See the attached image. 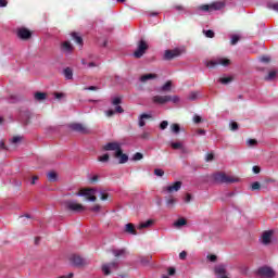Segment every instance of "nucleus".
Segmentation results:
<instances>
[{
	"label": "nucleus",
	"instance_id": "obj_26",
	"mask_svg": "<svg viewBox=\"0 0 278 278\" xmlns=\"http://www.w3.org/2000/svg\"><path fill=\"white\" fill-rule=\"evenodd\" d=\"M113 255L115 257H125V255H127V251L125 249L114 250Z\"/></svg>",
	"mask_w": 278,
	"mask_h": 278
},
{
	"label": "nucleus",
	"instance_id": "obj_1",
	"mask_svg": "<svg viewBox=\"0 0 278 278\" xmlns=\"http://www.w3.org/2000/svg\"><path fill=\"white\" fill-rule=\"evenodd\" d=\"M214 181L217 184H236L240 181V178L231 175H227L224 172H218L213 175Z\"/></svg>",
	"mask_w": 278,
	"mask_h": 278
},
{
	"label": "nucleus",
	"instance_id": "obj_52",
	"mask_svg": "<svg viewBox=\"0 0 278 278\" xmlns=\"http://www.w3.org/2000/svg\"><path fill=\"white\" fill-rule=\"evenodd\" d=\"M230 129H231L232 131H237V129H238V123L232 122V123L230 124Z\"/></svg>",
	"mask_w": 278,
	"mask_h": 278
},
{
	"label": "nucleus",
	"instance_id": "obj_13",
	"mask_svg": "<svg viewBox=\"0 0 278 278\" xmlns=\"http://www.w3.org/2000/svg\"><path fill=\"white\" fill-rule=\"evenodd\" d=\"M215 275H218L219 277H227V264L220 263L215 266L214 268Z\"/></svg>",
	"mask_w": 278,
	"mask_h": 278
},
{
	"label": "nucleus",
	"instance_id": "obj_56",
	"mask_svg": "<svg viewBox=\"0 0 278 278\" xmlns=\"http://www.w3.org/2000/svg\"><path fill=\"white\" fill-rule=\"evenodd\" d=\"M261 186L260 182L252 184V190H260Z\"/></svg>",
	"mask_w": 278,
	"mask_h": 278
},
{
	"label": "nucleus",
	"instance_id": "obj_15",
	"mask_svg": "<svg viewBox=\"0 0 278 278\" xmlns=\"http://www.w3.org/2000/svg\"><path fill=\"white\" fill-rule=\"evenodd\" d=\"M17 36L22 40H29V38H31V31L25 27H22L17 29Z\"/></svg>",
	"mask_w": 278,
	"mask_h": 278
},
{
	"label": "nucleus",
	"instance_id": "obj_50",
	"mask_svg": "<svg viewBox=\"0 0 278 278\" xmlns=\"http://www.w3.org/2000/svg\"><path fill=\"white\" fill-rule=\"evenodd\" d=\"M207 260L210 262H216V260H218V257L216 255H214V254H210V255H207Z\"/></svg>",
	"mask_w": 278,
	"mask_h": 278
},
{
	"label": "nucleus",
	"instance_id": "obj_61",
	"mask_svg": "<svg viewBox=\"0 0 278 278\" xmlns=\"http://www.w3.org/2000/svg\"><path fill=\"white\" fill-rule=\"evenodd\" d=\"M8 5V0H0V8H5Z\"/></svg>",
	"mask_w": 278,
	"mask_h": 278
},
{
	"label": "nucleus",
	"instance_id": "obj_17",
	"mask_svg": "<svg viewBox=\"0 0 278 278\" xmlns=\"http://www.w3.org/2000/svg\"><path fill=\"white\" fill-rule=\"evenodd\" d=\"M155 225V219H148L147 222H141L138 226L137 229L142 230V229H150V227H153Z\"/></svg>",
	"mask_w": 278,
	"mask_h": 278
},
{
	"label": "nucleus",
	"instance_id": "obj_21",
	"mask_svg": "<svg viewBox=\"0 0 278 278\" xmlns=\"http://www.w3.org/2000/svg\"><path fill=\"white\" fill-rule=\"evenodd\" d=\"M126 233H130L131 236H138V231L136 230V226L134 224L129 223L125 226Z\"/></svg>",
	"mask_w": 278,
	"mask_h": 278
},
{
	"label": "nucleus",
	"instance_id": "obj_62",
	"mask_svg": "<svg viewBox=\"0 0 278 278\" xmlns=\"http://www.w3.org/2000/svg\"><path fill=\"white\" fill-rule=\"evenodd\" d=\"M114 114H115V112H114V110H109V111H106V116H114Z\"/></svg>",
	"mask_w": 278,
	"mask_h": 278
},
{
	"label": "nucleus",
	"instance_id": "obj_64",
	"mask_svg": "<svg viewBox=\"0 0 278 278\" xmlns=\"http://www.w3.org/2000/svg\"><path fill=\"white\" fill-rule=\"evenodd\" d=\"M253 173H255V175H257L260 173V166H254Z\"/></svg>",
	"mask_w": 278,
	"mask_h": 278
},
{
	"label": "nucleus",
	"instance_id": "obj_44",
	"mask_svg": "<svg viewBox=\"0 0 278 278\" xmlns=\"http://www.w3.org/2000/svg\"><path fill=\"white\" fill-rule=\"evenodd\" d=\"M175 273H176V270H175L174 267H168V268H167V274H168L169 277L175 276Z\"/></svg>",
	"mask_w": 278,
	"mask_h": 278
},
{
	"label": "nucleus",
	"instance_id": "obj_2",
	"mask_svg": "<svg viewBox=\"0 0 278 278\" xmlns=\"http://www.w3.org/2000/svg\"><path fill=\"white\" fill-rule=\"evenodd\" d=\"M153 103H156V105H164L166 103H179V98L177 96H154L152 98Z\"/></svg>",
	"mask_w": 278,
	"mask_h": 278
},
{
	"label": "nucleus",
	"instance_id": "obj_8",
	"mask_svg": "<svg viewBox=\"0 0 278 278\" xmlns=\"http://www.w3.org/2000/svg\"><path fill=\"white\" fill-rule=\"evenodd\" d=\"M147 49H149V45L147 43V41L141 39L138 43L137 50L134 53L135 58H142V55L147 53Z\"/></svg>",
	"mask_w": 278,
	"mask_h": 278
},
{
	"label": "nucleus",
	"instance_id": "obj_23",
	"mask_svg": "<svg viewBox=\"0 0 278 278\" xmlns=\"http://www.w3.org/2000/svg\"><path fill=\"white\" fill-rule=\"evenodd\" d=\"M115 157L119 160V164H126V162L129 161V156H127V154H123V149L121 150V154Z\"/></svg>",
	"mask_w": 278,
	"mask_h": 278
},
{
	"label": "nucleus",
	"instance_id": "obj_45",
	"mask_svg": "<svg viewBox=\"0 0 278 278\" xmlns=\"http://www.w3.org/2000/svg\"><path fill=\"white\" fill-rule=\"evenodd\" d=\"M90 212H101V205L96 204L94 206H92L91 208H89Z\"/></svg>",
	"mask_w": 278,
	"mask_h": 278
},
{
	"label": "nucleus",
	"instance_id": "obj_37",
	"mask_svg": "<svg viewBox=\"0 0 278 278\" xmlns=\"http://www.w3.org/2000/svg\"><path fill=\"white\" fill-rule=\"evenodd\" d=\"M99 162H108L110 160V154H104L98 157Z\"/></svg>",
	"mask_w": 278,
	"mask_h": 278
},
{
	"label": "nucleus",
	"instance_id": "obj_19",
	"mask_svg": "<svg viewBox=\"0 0 278 278\" xmlns=\"http://www.w3.org/2000/svg\"><path fill=\"white\" fill-rule=\"evenodd\" d=\"M271 240H273V231H265L262 236L263 244H270Z\"/></svg>",
	"mask_w": 278,
	"mask_h": 278
},
{
	"label": "nucleus",
	"instance_id": "obj_49",
	"mask_svg": "<svg viewBox=\"0 0 278 278\" xmlns=\"http://www.w3.org/2000/svg\"><path fill=\"white\" fill-rule=\"evenodd\" d=\"M255 144H257V140H255V139L248 140V146L249 147H255Z\"/></svg>",
	"mask_w": 278,
	"mask_h": 278
},
{
	"label": "nucleus",
	"instance_id": "obj_18",
	"mask_svg": "<svg viewBox=\"0 0 278 278\" xmlns=\"http://www.w3.org/2000/svg\"><path fill=\"white\" fill-rule=\"evenodd\" d=\"M71 129L78 131L79 134H88V129L84 124H71Z\"/></svg>",
	"mask_w": 278,
	"mask_h": 278
},
{
	"label": "nucleus",
	"instance_id": "obj_9",
	"mask_svg": "<svg viewBox=\"0 0 278 278\" xmlns=\"http://www.w3.org/2000/svg\"><path fill=\"white\" fill-rule=\"evenodd\" d=\"M258 275L262 278H275V270L268 266L258 268Z\"/></svg>",
	"mask_w": 278,
	"mask_h": 278
},
{
	"label": "nucleus",
	"instance_id": "obj_10",
	"mask_svg": "<svg viewBox=\"0 0 278 278\" xmlns=\"http://www.w3.org/2000/svg\"><path fill=\"white\" fill-rule=\"evenodd\" d=\"M61 53L64 55H72L73 51H75V47H73V43L71 41H63L61 42Z\"/></svg>",
	"mask_w": 278,
	"mask_h": 278
},
{
	"label": "nucleus",
	"instance_id": "obj_58",
	"mask_svg": "<svg viewBox=\"0 0 278 278\" xmlns=\"http://www.w3.org/2000/svg\"><path fill=\"white\" fill-rule=\"evenodd\" d=\"M193 122H194L195 124L201 123V116H199V115H194V117H193Z\"/></svg>",
	"mask_w": 278,
	"mask_h": 278
},
{
	"label": "nucleus",
	"instance_id": "obj_22",
	"mask_svg": "<svg viewBox=\"0 0 278 278\" xmlns=\"http://www.w3.org/2000/svg\"><path fill=\"white\" fill-rule=\"evenodd\" d=\"M149 79H157V75L156 74H146L140 77V81H142V83L149 81Z\"/></svg>",
	"mask_w": 278,
	"mask_h": 278
},
{
	"label": "nucleus",
	"instance_id": "obj_5",
	"mask_svg": "<svg viewBox=\"0 0 278 278\" xmlns=\"http://www.w3.org/2000/svg\"><path fill=\"white\" fill-rule=\"evenodd\" d=\"M103 151H114V157L121 155V143L118 142H109L102 147Z\"/></svg>",
	"mask_w": 278,
	"mask_h": 278
},
{
	"label": "nucleus",
	"instance_id": "obj_47",
	"mask_svg": "<svg viewBox=\"0 0 278 278\" xmlns=\"http://www.w3.org/2000/svg\"><path fill=\"white\" fill-rule=\"evenodd\" d=\"M206 38H214V30H204Z\"/></svg>",
	"mask_w": 278,
	"mask_h": 278
},
{
	"label": "nucleus",
	"instance_id": "obj_28",
	"mask_svg": "<svg viewBox=\"0 0 278 278\" xmlns=\"http://www.w3.org/2000/svg\"><path fill=\"white\" fill-rule=\"evenodd\" d=\"M144 118H151V115L141 114L139 117V127H144V125H147V123L144 122Z\"/></svg>",
	"mask_w": 278,
	"mask_h": 278
},
{
	"label": "nucleus",
	"instance_id": "obj_63",
	"mask_svg": "<svg viewBox=\"0 0 278 278\" xmlns=\"http://www.w3.org/2000/svg\"><path fill=\"white\" fill-rule=\"evenodd\" d=\"M54 97H55V99H62L64 97V93L55 92Z\"/></svg>",
	"mask_w": 278,
	"mask_h": 278
},
{
	"label": "nucleus",
	"instance_id": "obj_41",
	"mask_svg": "<svg viewBox=\"0 0 278 278\" xmlns=\"http://www.w3.org/2000/svg\"><path fill=\"white\" fill-rule=\"evenodd\" d=\"M21 140H23L22 137H13L11 139V142H12V144H18V142H21Z\"/></svg>",
	"mask_w": 278,
	"mask_h": 278
},
{
	"label": "nucleus",
	"instance_id": "obj_30",
	"mask_svg": "<svg viewBox=\"0 0 278 278\" xmlns=\"http://www.w3.org/2000/svg\"><path fill=\"white\" fill-rule=\"evenodd\" d=\"M277 77V71L273 70L268 73V75L265 77L266 81H273Z\"/></svg>",
	"mask_w": 278,
	"mask_h": 278
},
{
	"label": "nucleus",
	"instance_id": "obj_27",
	"mask_svg": "<svg viewBox=\"0 0 278 278\" xmlns=\"http://www.w3.org/2000/svg\"><path fill=\"white\" fill-rule=\"evenodd\" d=\"M63 75H64L65 79H73V70L71 67H66L63 71Z\"/></svg>",
	"mask_w": 278,
	"mask_h": 278
},
{
	"label": "nucleus",
	"instance_id": "obj_60",
	"mask_svg": "<svg viewBox=\"0 0 278 278\" xmlns=\"http://www.w3.org/2000/svg\"><path fill=\"white\" fill-rule=\"evenodd\" d=\"M261 62H265V63L270 62V56H263V58H261Z\"/></svg>",
	"mask_w": 278,
	"mask_h": 278
},
{
	"label": "nucleus",
	"instance_id": "obj_34",
	"mask_svg": "<svg viewBox=\"0 0 278 278\" xmlns=\"http://www.w3.org/2000/svg\"><path fill=\"white\" fill-rule=\"evenodd\" d=\"M198 97H199V92L192 91V92L189 93L188 99H189L190 101H195V99H198Z\"/></svg>",
	"mask_w": 278,
	"mask_h": 278
},
{
	"label": "nucleus",
	"instance_id": "obj_25",
	"mask_svg": "<svg viewBox=\"0 0 278 278\" xmlns=\"http://www.w3.org/2000/svg\"><path fill=\"white\" fill-rule=\"evenodd\" d=\"M72 38L77 45H80V47L84 45V39L77 33H72Z\"/></svg>",
	"mask_w": 278,
	"mask_h": 278
},
{
	"label": "nucleus",
	"instance_id": "obj_59",
	"mask_svg": "<svg viewBox=\"0 0 278 278\" xmlns=\"http://www.w3.org/2000/svg\"><path fill=\"white\" fill-rule=\"evenodd\" d=\"M212 160H214V154L208 153V154L206 155V162H212Z\"/></svg>",
	"mask_w": 278,
	"mask_h": 278
},
{
	"label": "nucleus",
	"instance_id": "obj_4",
	"mask_svg": "<svg viewBox=\"0 0 278 278\" xmlns=\"http://www.w3.org/2000/svg\"><path fill=\"white\" fill-rule=\"evenodd\" d=\"M77 197H86L87 201H97V189L94 188H88V189H80L78 193H76Z\"/></svg>",
	"mask_w": 278,
	"mask_h": 278
},
{
	"label": "nucleus",
	"instance_id": "obj_40",
	"mask_svg": "<svg viewBox=\"0 0 278 278\" xmlns=\"http://www.w3.org/2000/svg\"><path fill=\"white\" fill-rule=\"evenodd\" d=\"M100 197H101V201H108V192L105 191H100Z\"/></svg>",
	"mask_w": 278,
	"mask_h": 278
},
{
	"label": "nucleus",
	"instance_id": "obj_39",
	"mask_svg": "<svg viewBox=\"0 0 278 278\" xmlns=\"http://www.w3.org/2000/svg\"><path fill=\"white\" fill-rule=\"evenodd\" d=\"M182 144H181V142H173L172 143V149H175V150H177V149H182Z\"/></svg>",
	"mask_w": 278,
	"mask_h": 278
},
{
	"label": "nucleus",
	"instance_id": "obj_32",
	"mask_svg": "<svg viewBox=\"0 0 278 278\" xmlns=\"http://www.w3.org/2000/svg\"><path fill=\"white\" fill-rule=\"evenodd\" d=\"M49 181H58V174L55 172L48 173Z\"/></svg>",
	"mask_w": 278,
	"mask_h": 278
},
{
	"label": "nucleus",
	"instance_id": "obj_6",
	"mask_svg": "<svg viewBox=\"0 0 278 278\" xmlns=\"http://www.w3.org/2000/svg\"><path fill=\"white\" fill-rule=\"evenodd\" d=\"M65 207L71 212H86V206L83 204L77 203L76 201H67L65 202Z\"/></svg>",
	"mask_w": 278,
	"mask_h": 278
},
{
	"label": "nucleus",
	"instance_id": "obj_16",
	"mask_svg": "<svg viewBox=\"0 0 278 278\" xmlns=\"http://www.w3.org/2000/svg\"><path fill=\"white\" fill-rule=\"evenodd\" d=\"M179 190H181V181H176L173 185H169L167 187L164 188L165 192H179Z\"/></svg>",
	"mask_w": 278,
	"mask_h": 278
},
{
	"label": "nucleus",
	"instance_id": "obj_12",
	"mask_svg": "<svg viewBox=\"0 0 278 278\" xmlns=\"http://www.w3.org/2000/svg\"><path fill=\"white\" fill-rule=\"evenodd\" d=\"M117 269H118V262H112V263L102 265V273L104 275H110L112 270H117Z\"/></svg>",
	"mask_w": 278,
	"mask_h": 278
},
{
	"label": "nucleus",
	"instance_id": "obj_33",
	"mask_svg": "<svg viewBox=\"0 0 278 278\" xmlns=\"http://www.w3.org/2000/svg\"><path fill=\"white\" fill-rule=\"evenodd\" d=\"M170 130L173 131V134H179L181 128L179 127V124H172L170 125Z\"/></svg>",
	"mask_w": 278,
	"mask_h": 278
},
{
	"label": "nucleus",
	"instance_id": "obj_42",
	"mask_svg": "<svg viewBox=\"0 0 278 278\" xmlns=\"http://www.w3.org/2000/svg\"><path fill=\"white\" fill-rule=\"evenodd\" d=\"M220 84H229L231 81V77H223L219 78Z\"/></svg>",
	"mask_w": 278,
	"mask_h": 278
},
{
	"label": "nucleus",
	"instance_id": "obj_36",
	"mask_svg": "<svg viewBox=\"0 0 278 278\" xmlns=\"http://www.w3.org/2000/svg\"><path fill=\"white\" fill-rule=\"evenodd\" d=\"M239 40H240V36H238V35L231 36V45H238Z\"/></svg>",
	"mask_w": 278,
	"mask_h": 278
},
{
	"label": "nucleus",
	"instance_id": "obj_7",
	"mask_svg": "<svg viewBox=\"0 0 278 278\" xmlns=\"http://www.w3.org/2000/svg\"><path fill=\"white\" fill-rule=\"evenodd\" d=\"M184 53V50L176 48L174 50H165L163 60H175V58H179Z\"/></svg>",
	"mask_w": 278,
	"mask_h": 278
},
{
	"label": "nucleus",
	"instance_id": "obj_53",
	"mask_svg": "<svg viewBox=\"0 0 278 278\" xmlns=\"http://www.w3.org/2000/svg\"><path fill=\"white\" fill-rule=\"evenodd\" d=\"M186 257H188V253L186 251L180 252L179 258L180 260H186Z\"/></svg>",
	"mask_w": 278,
	"mask_h": 278
},
{
	"label": "nucleus",
	"instance_id": "obj_11",
	"mask_svg": "<svg viewBox=\"0 0 278 278\" xmlns=\"http://www.w3.org/2000/svg\"><path fill=\"white\" fill-rule=\"evenodd\" d=\"M223 2H215L213 4H203L199 9L202 10L203 12H210V10H222L224 8Z\"/></svg>",
	"mask_w": 278,
	"mask_h": 278
},
{
	"label": "nucleus",
	"instance_id": "obj_55",
	"mask_svg": "<svg viewBox=\"0 0 278 278\" xmlns=\"http://www.w3.org/2000/svg\"><path fill=\"white\" fill-rule=\"evenodd\" d=\"M115 112H116L117 114H123V112H124L123 106L117 105V106L115 108Z\"/></svg>",
	"mask_w": 278,
	"mask_h": 278
},
{
	"label": "nucleus",
	"instance_id": "obj_46",
	"mask_svg": "<svg viewBox=\"0 0 278 278\" xmlns=\"http://www.w3.org/2000/svg\"><path fill=\"white\" fill-rule=\"evenodd\" d=\"M174 8L175 10H177V12H186V8H184V5L181 4H177Z\"/></svg>",
	"mask_w": 278,
	"mask_h": 278
},
{
	"label": "nucleus",
	"instance_id": "obj_14",
	"mask_svg": "<svg viewBox=\"0 0 278 278\" xmlns=\"http://www.w3.org/2000/svg\"><path fill=\"white\" fill-rule=\"evenodd\" d=\"M70 262L71 264H73L74 266H86V260H84L81 256L77 255V254H73L70 257Z\"/></svg>",
	"mask_w": 278,
	"mask_h": 278
},
{
	"label": "nucleus",
	"instance_id": "obj_51",
	"mask_svg": "<svg viewBox=\"0 0 278 278\" xmlns=\"http://www.w3.org/2000/svg\"><path fill=\"white\" fill-rule=\"evenodd\" d=\"M150 136H151V134H150L149 131H144V132L141 135V138H142L143 140H149Z\"/></svg>",
	"mask_w": 278,
	"mask_h": 278
},
{
	"label": "nucleus",
	"instance_id": "obj_43",
	"mask_svg": "<svg viewBox=\"0 0 278 278\" xmlns=\"http://www.w3.org/2000/svg\"><path fill=\"white\" fill-rule=\"evenodd\" d=\"M112 103L114 105H121V97H115L112 99Z\"/></svg>",
	"mask_w": 278,
	"mask_h": 278
},
{
	"label": "nucleus",
	"instance_id": "obj_35",
	"mask_svg": "<svg viewBox=\"0 0 278 278\" xmlns=\"http://www.w3.org/2000/svg\"><path fill=\"white\" fill-rule=\"evenodd\" d=\"M142 157H144V155H142V153H140V152H137L132 156V160H134V162H138V161L142 160Z\"/></svg>",
	"mask_w": 278,
	"mask_h": 278
},
{
	"label": "nucleus",
	"instance_id": "obj_38",
	"mask_svg": "<svg viewBox=\"0 0 278 278\" xmlns=\"http://www.w3.org/2000/svg\"><path fill=\"white\" fill-rule=\"evenodd\" d=\"M154 175H156V177H164V170L156 168L154 169Z\"/></svg>",
	"mask_w": 278,
	"mask_h": 278
},
{
	"label": "nucleus",
	"instance_id": "obj_57",
	"mask_svg": "<svg viewBox=\"0 0 278 278\" xmlns=\"http://www.w3.org/2000/svg\"><path fill=\"white\" fill-rule=\"evenodd\" d=\"M269 8H270L271 10H275V12H278V2H276V3L271 4V5H269Z\"/></svg>",
	"mask_w": 278,
	"mask_h": 278
},
{
	"label": "nucleus",
	"instance_id": "obj_29",
	"mask_svg": "<svg viewBox=\"0 0 278 278\" xmlns=\"http://www.w3.org/2000/svg\"><path fill=\"white\" fill-rule=\"evenodd\" d=\"M35 99L36 101H45V99H47V93L38 91L35 93Z\"/></svg>",
	"mask_w": 278,
	"mask_h": 278
},
{
	"label": "nucleus",
	"instance_id": "obj_48",
	"mask_svg": "<svg viewBox=\"0 0 278 278\" xmlns=\"http://www.w3.org/2000/svg\"><path fill=\"white\" fill-rule=\"evenodd\" d=\"M166 127H168V121H163V122L160 124V129H166Z\"/></svg>",
	"mask_w": 278,
	"mask_h": 278
},
{
	"label": "nucleus",
	"instance_id": "obj_31",
	"mask_svg": "<svg viewBox=\"0 0 278 278\" xmlns=\"http://www.w3.org/2000/svg\"><path fill=\"white\" fill-rule=\"evenodd\" d=\"M167 206L168 207H173V205H175V203H177V199L173 195H169L166 200Z\"/></svg>",
	"mask_w": 278,
	"mask_h": 278
},
{
	"label": "nucleus",
	"instance_id": "obj_54",
	"mask_svg": "<svg viewBox=\"0 0 278 278\" xmlns=\"http://www.w3.org/2000/svg\"><path fill=\"white\" fill-rule=\"evenodd\" d=\"M190 201H192V195H190V193H187L185 197V203H190Z\"/></svg>",
	"mask_w": 278,
	"mask_h": 278
},
{
	"label": "nucleus",
	"instance_id": "obj_24",
	"mask_svg": "<svg viewBox=\"0 0 278 278\" xmlns=\"http://www.w3.org/2000/svg\"><path fill=\"white\" fill-rule=\"evenodd\" d=\"M173 88V81L168 80L166 84H164L161 87L162 92H170V89Z\"/></svg>",
	"mask_w": 278,
	"mask_h": 278
},
{
	"label": "nucleus",
	"instance_id": "obj_3",
	"mask_svg": "<svg viewBox=\"0 0 278 278\" xmlns=\"http://www.w3.org/2000/svg\"><path fill=\"white\" fill-rule=\"evenodd\" d=\"M229 64H231V61L225 58H217L205 62V66H207V68H214V66H229Z\"/></svg>",
	"mask_w": 278,
	"mask_h": 278
},
{
	"label": "nucleus",
	"instance_id": "obj_20",
	"mask_svg": "<svg viewBox=\"0 0 278 278\" xmlns=\"http://www.w3.org/2000/svg\"><path fill=\"white\" fill-rule=\"evenodd\" d=\"M186 225H188V220L184 217L178 218L173 226L175 227V229H181V227H186Z\"/></svg>",
	"mask_w": 278,
	"mask_h": 278
}]
</instances>
